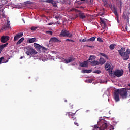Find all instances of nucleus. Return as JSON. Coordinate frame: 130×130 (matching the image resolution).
Returning a JSON list of instances; mask_svg holds the SVG:
<instances>
[{
  "instance_id": "obj_1",
  "label": "nucleus",
  "mask_w": 130,
  "mask_h": 130,
  "mask_svg": "<svg viewBox=\"0 0 130 130\" xmlns=\"http://www.w3.org/2000/svg\"><path fill=\"white\" fill-rule=\"evenodd\" d=\"M127 90L128 88H121L114 90V99L116 102H118L120 99H119V95L122 99H126L127 98Z\"/></svg>"
},
{
  "instance_id": "obj_2",
  "label": "nucleus",
  "mask_w": 130,
  "mask_h": 130,
  "mask_svg": "<svg viewBox=\"0 0 130 130\" xmlns=\"http://www.w3.org/2000/svg\"><path fill=\"white\" fill-rule=\"evenodd\" d=\"M107 128V121L104 119H101L95 125L92 130H105Z\"/></svg>"
},
{
  "instance_id": "obj_3",
  "label": "nucleus",
  "mask_w": 130,
  "mask_h": 130,
  "mask_svg": "<svg viewBox=\"0 0 130 130\" xmlns=\"http://www.w3.org/2000/svg\"><path fill=\"white\" fill-rule=\"evenodd\" d=\"M59 37H73L72 34H70V32L66 29H62L61 33L59 35Z\"/></svg>"
},
{
  "instance_id": "obj_4",
  "label": "nucleus",
  "mask_w": 130,
  "mask_h": 130,
  "mask_svg": "<svg viewBox=\"0 0 130 130\" xmlns=\"http://www.w3.org/2000/svg\"><path fill=\"white\" fill-rule=\"evenodd\" d=\"M123 70H116L113 72V75L115 76L116 77H121L122 75H123Z\"/></svg>"
},
{
  "instance_id": "obj_5",
  "label": "nucleus",
  "mask_w": 130,
  "mask_h": 130,
  "mask_svg": "<svg viewBox=\"0 0 130 130\" xmlns=\"http://www.w3.org/2000/svg\"><path fill=\"white\" fill-rule=\"evenodd\" d=\"M27 55H32V54H36L37 52L33 49V48H30L27 50V51L26 52Z\"/></svg>"
},
{
  "instance_id": "obj_6",
  "label": "nucleus",
  "mask_w": 130,
  "mask_h": 130,
  "mask_svg": "<svg viewBox=\"0 0 130 130\" xmlns=\"http://www.w3.org/2000/svg\"><path fill=\"white\" fill-rule=\"evenodd\" d=\"M105 68L106 71H109L111 72V73H112V70H113V68H114V67L111 64L106 63L105 65Z\"/></svg>"
},
{
  "instance_id": "obj_7",
  "label": "nucleus",
  "mask_w": 130,
  "mask_h": 130,
  "mask_svg": "<svg viewBox=\"0 0 130 130\" xmlns=\"http://www.w3.org/2000/svg\"><path fill=\"white\" fill-rule=\"evenodd\" d=\"M74 60H75V58L73 57H70L68 59L64 58L62 59V62L66 64L70 63V62H72V61H74Z\"/></svg>"
},
{
  "instance_id": "obj_8",
  "label": "nucleus",
  "mask_w": 130,
  "mask_h": 130,
  "mask_svg": "<svg viewBox=\"0 0 130 130\" xmlns=\"http://www.w3.org/2000/svg\"><path fill=\"white\" fill-rule=\"evenodd\" d=\"M34 45L35 48H37V49H42V50H45V51L47 50V49L46 48L44 47H42L41 45L36 43H34Z\"/></svg>"
},
{
  "instance_id": "obj_9",
  "label": "nucleus",
  "mask_w": 130,
  "mask_h": 130,
  "mask_svg": "<svg viewBox=\"0 0 130 130\" xmlns=\"http://www.w3.org/2000/svg\"><path fill=\"white\" fill-rule=\"evenodd\" d=\"M23 35V32H19L18 34H16L15 36H14L13 41H18L21 37H22Z\"/></svg>"
},
{
  "instance_id": "obj_10",
  "label": "nucleus",
  "mask_w": 130,
  "mask_h": 130,
  "mask_svg": "<svg viewBox=\"0 0 130 130\" xmlns=\"http://www.w3.org/2000/svg\"><path fill=\"white\" fill-rule=\"evenodd\" d=\"M9 39H10V37L9 36H3L1 37V41L2 43H6V42H7V41H9Z\"/></svg>"
},
{
  "instance_id": "obj_11",
  "label": "nucleus",
  "mask_w": 130,
  "mask_h": 130,
  "mask_svg": "<svg viewBox=\"0 0 130 130\" xmlns=\"http://www.w3.org/2000/svg\"><path fill=\"white\" fill-rule=\"evenodd\" d=\"M77 113V111L75 112V113H73L72 112H67L66 114V115H68L69 117H72L73 120H76V118H74V116H75V115Z\"/></svg>"
},
{
  "instance_id": "obj_12",
  "label": "nucleus",
  "mask_w": 130,
  "mask_h": 130,
  "mask_svg": "<svg viewBox=\"0 0 130 130\" xmlns=\"http://www.w3.org/2000/svg\"><path fill=\"white\" fill-rule=\"evenodd\" d=\"M80 66L84 68H87L89 67V64H88V61H84L83 62L80 63Z\"/></svg>"
},
{
  "instance_id": "obj_13",
  "label": "nucleus",
  "mask_w": 130,
  "mask_h": 130,
  "mask_svg": "<svg viewBox=\"0 0 130 130\" xmlns=\"http://www.w3.org/2000/svg\"><path fill=\"white\" fill-rule=\"evenodd\" d=\"M78 16L80 19H82V20H84L85 18H86V14L83 12H80L78 14Z\"/></svg>"
},
{
  "instance_id": "obj_14",
  "label": "nucleus",
  "mask_w": 130,
  "mask_h": 130,
  "mask_svg": "<svg viewBox=\"0 0 130 130\" xmlns=\"http://www.w3.org/2000/svg\"><path fill=\"white\" fill-rule=\"evenodd\" d=\"M122 57H123V59L124 60H127L129 58V55L126 54L124 53L123 55H121Z\"/></svg>"
},
{
  "instance_id": "obj_15",
  "label": "nucleus",
  "mask_w": 130,
  "mask_h": 130,
  "mask_svg": "<svg viewBox=\"0 0 130 130\" xmlns=\"http://www.w3.org/2000/svg\"><path fill=\"white\" fill-rule=\"evenodd\" d=\"M50 41H51L52 42H61V41L59 40L57 38L55 37L51 38L50 39Z\"/></svg>"
},
{
  "instance_id": "obj_16",
  "label": "nucleus",
  "mask_w": 130,
  "mask_h": 130,
  "mask_svg": "<svg viewBox=\"0 0 130 130\" xmlns=\"http://www.w3.org/2000/svg\"><path fill=\"white\" fill-rule=\"evenodd\" d=\"M123 51H125V48H121L120 50H118V52L120 54V55H123V54H124V52Z\"/></svg>"
},
{
  "instance_id": "obj_17",
  "label": "nucleus",
  "mask_w": 130,
  "mask_h": 130,
  "mask_svg": "<svg viewBox=\"0 0 130 130\" xmlns=\"http://www.w3.org/2000/svg\"><path fill=\"white\" fill-rule=\"evenodd\" d=\"M106 62V60L104 59V58H100L99 59V64L102 66L103 64H104Z\"/></svg>"
},
{
  "instance_id": "obj_18",
  "label": "nucleus",
  "mask_w": 130,
  "mask_h": 130,
  "mask_svg": "<svg viewBox=\"0 0 130 130\" xmlns=\"http://www.w3.org/2000/svg\"><path fill=\"white\" fill-rule=\"evenodd\" d=\"M88 60L90 63L95 60V56H90L88 59Z\"/></svg>"
},
{
  "instance_id": "obj_19",
  "label": "nucleus",
  "mask_w": 130,
  "mask_h": 130,
  "mask_svg": "<svg viewBox=\"0 0 130 130\" xmlns=\"http://www.w3.org/2000/svg\"><path fill=\"white\" fill-rule=\"evenodd\" d=\"M113 12L114 15L117 16V17H118V13H117V9H116V8L115 7L113 8Z\"/></svg>"
},
{
  "instance_id": "obj_20",
  "label": "nucleus",
  "mask_w": 130,
  "mask_h": 130,
  "mask_svg": "<svg viewBox=\"0 0 130 130\" xmlns=\"http://www.w3.org/2000/svg\"><path fill=\"white\" fill-rule=\"evenodd\" d=\"M3 28L4 30H7V29L11 28V26L10 25V24H4Z\"/></svg>"
},
{
  "instance_id": "obj_21",
  "label": "nucleus",
  "mask_w": 130,
  "mask_h": 130,
  "mask_svg": "<svg viewBox=\"0 0 130 130\" xmlns=\"http://www.w3.org/2000/svg\"><path fill=\"white\" fill-rule=\"evenodd\" d=\"M23 41H24V38H21L16 43L17 45H19V44H21Z\"/></svg>"
},
{
  "instance_id": "obj_22",
  "label": "nucleus",
  "mask_w": 130,
  "mask_h": 130,
  "mask_svg": "<svg viewBox=\"0 0 130 130\" xmlns=\"http://www.w3.org/2000/svg\"><path fill=\"white\" fill-rule=\"evenodd\" d=\"M9 44V43H7L6 44H4L3 45H0V49H4V48H5V47H6V46H7V45Z\"/></svg>"
},
{
  "instance_id": "obj_23",
  "label": "nucleus",
  "mask_w": 130,
  "mask_h": 130,
  "mask_svg": "<svg viewBox=\"0 0 130 130\" xmlns=\"http://www.w3.org/2000/svg\"><path fill=\"white\" fill-rule=\"evenodd\" d=\"M92 66H99V62L94 60L92 62H91Z\"/></svg>"
},
{
  "instance_id": "obj_24",
  "label": "nucleus",
  "mask_w": 130,
  "mask_h": 130,
  "mask_svg": "<svg viewBox=\"0 0 130 130\" xmlns=\"http://www.w3.org/2000/svg\"><path fill=\"white\" fill-rule=\"evenodd\" d=\"M35 41H36V38H31L29 40V43H33V42H35Z\"/></svg>"
},
{
  "instance_id": "obj_25",
  "label": "nucleus",
  "mask_w": 130,
  "mask_h": 130,
  "mask_svg": "<svg viewBox=\"0 0 130 130\" xmlns=\"http://www.w3.org/2000/svg\"><path fill=\"white\" fill-rule=\"evenodd\" d=\"M100 55H102V56H103L104 57H105L106 59H108V56H107V55L105 54V53H100Z\"/></svg>"
},
{
  "instance_id": "obj_26",
  "label": "nucleus",
  "mask_w": 130,
  "mask_h": 130,
  "mask_svg": "<svg viewBox=\"0 0 130 130\" xmlns=\"http://www.w3.org/2000/svg\"><path fill=\"white\" fill-rule=\"evenodd\" d=\"M51 4L52 5H53V7H55V8H56V7H57V3H56V2L54 0H53Z\"/></svg>"
},
{
  "instance_id": "obj_27",
  "label": "nucleus",
  "mask_w": 130,
  "mask_h": 130,
  "mask_svg": "<svg viewBox=\"0 0 130 130\" xmlns=\"http://www.w3.org/2000/svg\"><path fill=\"white\" fill-rule=\"evenodd\" d=\"M69 12H78V10L76 9V8H73L70 9Z\"/></svg>"
},
{
  "instance_id": "obj_28",
  "label": "nucleus",
  "mask_w": 130,
  "mask_h": 130,
  "mask_svg": "<svg viewBox=\"0 0 130 130\" xmlns=\"http://www.w3.org/2000/svg\"><path fill=\"white\" fill-rule=\"evenodd\" d=\"M115 47L114 46V45L113 44H111L109 46V48L110 49H111V50H113V49H114V48Z\"/></svg>"
},
{
  "instance_id": "obj_29",
  "label": "nucleus",
  "mask_w": 130,
  "mask_h": 130,
  "mask_svg": "<svg viewBox=\"0 0 130 130\" xmlns=\"http://www.w3.org/2000/svg\"><path fill=\"white\" fill-rule=\"evenodd\" d=\"M95 39H96V37H91L88 39V41H95Z\"/></svg>"
},
{
  "instance_id": "obj_30",
  "label": "nucleus",
  "mask_w": 130,
  "mask_h": 130,
  "mask_svg": "<svg viewBox=\"0 0 130 130\" xmlns=\"http://www.w3.org/2000/svg\"><path fill=\"white\" fill-rule=\"evenodd\" d=\"M125 53H126V54H128V55H129V54H130V49H127L126 51V52H125Z\"/></svg>"
},
{
  "instance_id": "obj_31",
  "label": "nucleus",
  "mask_w": 130,
  "mask_h": 130,
  "mask_svg": "<svg viewBox=\"0 0 130 130\" xmlns=\"http://www.w3.org/2000/svg\"><path fill=\"white\" fill-rule=\"evenodd\" d=\"M53 0H47V1H44L46 3H48L49 4H52V2Z\"/></svg>"
},
{
  "instance_id": "obj_32",
  "label": "nucleus",
  "mask_w": 130,
  "mask_h": 130,
  "mask_svg": "<svg viewBox=\"0 0 130 130\" xmlns=\"http://www.w3.org/2000/svg\"><path fill=\"white\" fill-rule=\"evenodd\" d=\"M46 33H47V34H49V35H52L53 32L51 31H46Z\"/></svg>"
},
{
  "instance_id": "obj_33",
  "label": "nucleus",
  "mask_w": 130,
  "mask_h": 130,
  "mask_svg": "<svg viewBox=\"0 0 130 130\" xmlns=\"http://www.w3.org/2000/svg\"><path fill=\"white\" fill-rule=\"evenodd\" d=\"M98 41H99V42H103V40H102V39L100 37H99L98 38Z\"/></svg>"
},
{
  "instance_id": "obj_34",
  "label": "nucleus",
  "mask_w": 130,
  "mask_h": 130,
  "mask_svg": "<svg viewBox=\"0 0 130 130\" xmlns=\"http://www.w3.org/2000/svg\"><path fill=\"white\" fill-rule=\"evenodd\" d=\"M36 29H37V27H32L31 28V31H36Z\"/></svg>"
},
{
  "instance_id": "obj_35",
  "label": "nucleus",
  "mask_w": 130,
  "mask_h": 130,
  "mask_svg": "<svg viewBox=\"0 0 130 130\" xmlns=\"http://www.w3.org/2000/svg\"><path fill=\"white\" fill-rule=\"evenodd\" d=\"M5 17V12H2L1 15H0V18H4Z\"/></svg>"
},
{
  "instance_id": "obj_36",
  "label": "nucleus",
  "mask_w": 130,
  "mask_h": 130,
  "mask_svg": "<svg viewBox=\"0 0 130 130\" xmlns=\"http://www.w3.org/2000/svg\"><path fill=\"white\" fill-rule=\"evenodd\" d=\"M101 22H102V23L104 25V26L105 27L106 26V23H105V21L102 20Z\"/></svg>"
},
{
  "instance_id": "obj_37",
  "label": "nucleus",
  "mask_w": 130,
  "mask_h": 130,
  "mask_svg": "<svg viewBox=\"0 0 130 130\" xmlns=\"http://www.w3.org/2000/svg\"><path fill=\"white\" fill-rule=\"evenodd\" d=\"M82 42H88L89 41L88 39L87 40V39H83L82 40Z\"/></svg>"
},
{
  "instance_id": "obj_38",
  "label": "nucleus",
  "mask_w": 130,
  "mask_h": 130,
  "mask_svg": "<svg viewBox=\"0 0 130 130\" xmlns=\"http://www.w3.org/2000/svg\"><path fill=\"white\" fill-rule=\"evenodd\" d=\"M94 73H95V74H100V73H101V71L100 70H96L95 71H94Z\"/></svg>"
},
{
  "instance_id": "obj_39",
  "label": "nucleus",
  "mask_w": 130,
  "mask_h": 130,
  "mask_svg": "<svg viewBox=\"0 0 130 130\" xmlns=\"http://www.w3.org/2000/svg\"><path fill=\"white\" fill-rule=\"evenodd\" d=\"M92 72V70H86V74H90Z\"/></svg>"
},
{
  "instance_id": "obj_40",
  "label": "nucleus",
  "mask_w": 130,
  "mask_h": 130,
  "mask_svg": "<svg viewBox=\"0 0 130 130\" xmlns=\"http://www.w3.org/2000/svg\"><path fill=\"white\" fill-rule=\"evenodd\" d=\"M54 24V23H53L52 22L48 24V25H49V26H50V25L53 26Z\"/></svg>"
},
{
  "instance_id": "obj_41",
  "label": "nucleus",
  "mask_w": 130,
  "mask_h": 130,
  "mask_svg": "<svg viewBox=\"0 0 130 130\" xmlns=\"http://www.w3.org/2000/svg\"><path fill=\"white\" fill-rule=\"evenodd\" d=\"M7 25H10V26H11V24H10V21H9V20H7Z\"/></svg>"
},
{
  "instance_id": "obj_42",
  "label": "nucleus",
  "mask_w": 130,
  "mask_h": 130,
  "mask_svg": "<svg viewBox=\"0 0 130 130\" xmlns=\"http://www.w3.org/2000/svg\"><path fill=\"white\" fill-rule=\"evenodd\" d=\"M86 47H89L90 48H92L93 47V46H89V45H86L85 46Z\"/></svg>"
},
{
  "instance_id": "obj_43",
  "label": "nucleus",
  "mask_w": 130,
  "mask_h": 130,
  "mask_svg": "<svg viewBox=\"0 0 130 130\" xmlns=\"http://www.w3.org/2000/svg\"><path fill=\"white\" fill-rule=\"evenodd\" d=\"M82 73H83V74H85L87 73V70H82Z\"/></svg>"
},
{
  "instance_id": "obj_44",
  "label": "nucleus",
  "mask_w": 130,
  "mask_h": 130,
  "mask_svg": "<svg viewBox=\"0 0 130 130\" xmlns=\"http://www.w3.org/2000/svg\"><path fill=\"white\" fill-rule=\"evenodd\" d=\"M74 124L75 125H76L77 126H79V123H78L77 122H74Z\"/></svg>"
},
{
  "instance_id": "obj_45",
  "label": "nucleus",
  "mask_w": 130,
  "mask_h": 130,
  "mask_svg": "<svg viewBox=\"0 0 130 130\" xmlns=\"http://www.w3.org/2000/svg\"><path fill=\"white\" fill-rule=\"evenodd\" d=\"M3 59H4V57H1L0 58V61H1V62H2V61H3Z\"/></svg>"
},
{
  "instance_id": "obj_46",
  "label": "nucleus",
  "mask_w": 130,
  "mask_h": 130,
  "mask_svg": "<svg viewBox=\"0 0 130 130\" xmlns=\"http://www.w3.org/2000/svg\"><path fill=\"white\" fill-rule=\"evenodd\" d=\"M125 32H126L127 31V25L125 26V30H124Z\"/></svg>"
},
{
  "instance_id": "obj_47",
  "label": "nucleus",
  "mask_w": 130,
  "mask_h": 130,
  "mask_svg": "<svg viewBox=\"0 0 130 130\" xmlns=\"http://www.w3.org/2000/svg\"><path fill=\"white\" fill-rule=\"evenodd\" d=\"M66 41H72V42H73V40L66 39Z\"/></svg>"
},
{
  "instance_id": "obj_48",
  "label": "nucleus",
  "mask_w": 130,
  "mask_h": 130,
  "mask_svg": "<svg viewBox=\"0 0 130 130\" xmlns=\"http://www.w3.org/2000/svg\"><path fill=\"white\" fill-rule=\"evenodd\" d=\"M58 16H55V19H58Z\"/></svg>"
},
{
  "instance_id": "obj_49",
  "label": "nucleus",
  "mask_w": 130,
  "mask_h": 130,
  "mask_svg": "<svg viewBox=\"0 0 130 130\" xmlns=\"http://www.w3.org/2000/svg\"><path fill=\"white\" fill-rule=\"evenodd\" d=\"M8 61H9V59H8L7 60H6L5 62H8Z\"/></svg>"
},
{
  "instance_id": "obj_50",
  "label": "nucleus",
  "mask_w": 130,
  "mask_h": 130,
  "mask_svg": "<svg viewBox=\"0 0 130 130\" xmlns=\"http://www.w3.org/2000/svg\"><path fill=\"white\" fill-rule=\"evenodd\" d=\"M23 58V56L20 57V59H22Z\"/></svg>"
},
{
  "instance_id": "obj_51",
  "label": "nucleus",
  "mask_w": 130,
  "mask_h": 130,
  "mask_svg": "<svg viewBox=\"0 0 130 130\" xmlns=\"http://www.w3.org/2000/svg\"><path fill=\"white\" fill-rule=\"evenodd\" d=\"M128 86L130 87V83L128 84Z\"/></svg>"
},
{
  "instance_id": "obj_52",
  "label": "nucleus",
  "mask_w": 130,
  "mask_h": 130,
  "mask_svg": "<svg viewBox=\"0 0 130 130\" xmlns=\"http://www.w3.org/2000/svg\"><path fill=\"white\" fill-rule=\"evenodd\" d=\"M103 15V13H102V14H100V16H102Z\"/></svg>"
},
{
  "instance_id": "obj_53",
  "label": "nucleus",
  "mask_w": 130,
  "mask_h": 130,
  "mask_svg": "<svg viewBox=\"0 0 130 130\" xmlns=\"http://www.w3.org/2000/svg\"><path fill=\"white\" fill-rule=\"evenodd\" d=\"M67 100H65V101H64L65 102H67Z\"/></svg>"
},
{
  "instance_id": "obj_54",
  "label": "nucleus",
  "mask_w": 130,
  "mask_h": 130,
  "mask_svg": "<svg viewBox=\"0 0 130 130\" xmlns=\"http://www.w3.org/2000/svg\"><path fill=\"white\" fill-rule=\"evenodd\" d=\"M80 1H85V0H80Z\"/></svg>"
},
{
  "instance_id": "obj_55",
  "label": "nucleus",
  "mask_w": 130,
  "mask_h": 130,
  "mask_svg": "<svg viewBox=\"0 0 130 130\" xmlns=\"http://www.w3.org/2000/svg\"><path fill=\"white\" fill-rule=\"evenodd\" d=\"M44 1H47V0H43V2H44Z\"/></svg>"
},
{
  "instance_id": "obj_56",
  "label": "nucleus",
  "mask_w": 130,
  "mask_h": 130,
  "mask_svg": "<svg viewBox=\"0 0 130 130\" xmlns=\"http://www.w3.org/2000/svg\"><path fill=\"white\" fill-rule=\"evenodd\" d=\"M120 10H121V8H120Z\"/></svg>"
},
{
  "instance_id": "obj_57",
  "label": "nucleus",
  "mask_w": 130,
  "mask_h": 130,
  "mask_svg": "<svg viewBox=\"0 0 130 130\" xmlns=\"http://www.w3.org/2000/svg\"><path fill=\"white\" fill-rule=\"evenodd\" d=\"M71 106H73V105H72Z\"/></svg>"
}]
</instances>
